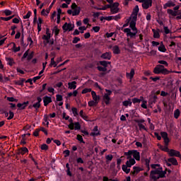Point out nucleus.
Listing matches in <instances>:
<instances>
[{"mask_svg":"<svg viewBox=\"0 0 181 181\" xmlns=\"http://www.w3.org/2000/svg\"><path fill=\"white\" fill-rule=\"evenodd\" d=\"M138 16L135 14H132L129 20V28H124L123 32L126 33L127 37L134 38L136 36V33H138V29L136 28V19Z\"/></svg>","mask_w":181,"mask_h":181,"instance_id":"f257e3e1","label":"nucleus"},{"mask_svg":"<svg viewBox=\"0 0 181 181\" xmlns=\"http://www.w3.org/2000/svg\"><path fill=\"white\" fill-rule=\"evenodd\" d=\"M124 155L127 156V159H129L133 156L134 160H141V153L136 150H129L128 152H125Z\"/></svg>","mask_w":181,"mask_h":181,"instance_id":"f03ea898","label":"nucleus"},{"mask_svg":"<svg viewBox=\"0 0 181 181\" xmlns=\"http://www.w3.org/2000/svg\"><path fill=\"white\" fill-rule=\"evenodd\" d=\"M170 71L168 70V69H165L163 65L158 64L157 65L154 69H153V74H169Z\"/></svg>","mask_w":181,"mask_h":181,"instance_id":"7ed1b4c3","label":"nucleus"},{"mask_svg":"<svg viewBox=\"0 0 181 181\" xmlns=\"http://www.w3.org/2000/svg\"><path fill=\"white\" fill-rule=\"evenodd\" d=\"M68 128L71 130L75 129V131H79V129H81V125L78 122L74 123L73 120H71V123L68 125Z\"/></svg>","mask_w":181,"mask_h":181,"instance_id":"20e7f679","label":"nucleus"},{"mask_svg":"<svg viewBox=\"0 0 181 181\" xmlns=\"http://www.w3.org/2000/svg\"><path fill=\"white\" fill-rule=\"evenodd\" d=\"M71 8L72 9L73 12V16H77L80 15V12H81V8L80 6H78L76 3H73L71 6Z\"/></svg>","mask_w":181,"mask_h":181,"instance_id":"39448f33","label":"nucleus"},{"mask_svg":"<svg viewBox=\"0 0 181 181\" xmlns=\"http://www.w3.org/2000/svg\"><path fill=\"white\" fill-rule=\"evenodd\" d=\"M119 3L115 2L113 4H112V6L110 7V12L112 15H115V13H118L119 12Z\"/></svg>","mask_w":181,"mask_h":181,"instance_id":"423d86ee","label":"nucleus"},{"mask_svg":"<svg viewBox=\"0 0 181 181\" xmlns=\"http://www.w3.org/2000/svg\"><path fill=\"white\" fill-rule=\"evenodd\" d=\"M50 37H52V34L50 33V30L49 28L46 29V35L42 36V40H45L46 43H49L50 42Z\"/></svg>","mask_w":181,"mask_h":181,"instance_id":"0eeeda50","label":"nucleus"},{"mask_svg":"<svg viewBox=\"0 0 181 181\" xmlns=\"http://www.w3.org/2000/svg\"><path fill=\"white\" fill-rule=\"evenodd\" d=\"M26 58H27V60L28 61L32 60V59H33V52L29 54V50L25 51L21 58V60H23Z\"/></svg>","mask_w":181,"mask_h":181,"instance_id":"6e6552de","label":"nucleus"},{"mask_svg":"<svg viewBox=\"0 0 181 181\" xmlns=\"http://www.w3.org/2000/svg\"><path fill=\"white\" fill-rule=\"evenodd\" d=\"M160 135L164 140L165 145H169V137H168V133L166 132H161Z\"/></svg>","mask_w":181,"mask_h":181,"instance_id":"1a4fd4ad","label":"nucleus"},{"mask_svg":"<svg viewBox=\"0 0 181 181\" xmlns=\"http://www.w3.org/2000/svg\"><path fill=\"white\" fill-rule=\"evenodd\" d=\"M73 28H74V25H73L71 23H65L62 27L63 30H65V32H70V30H73Z\"/></svg>","mask_w":181,"mask_h":181,"instance_id":"9d476101","label":"nucleus"},{"mask_svg":"<svg viewBox=\"0 0 181 181\" xmlns=\"http://www.w3.org/2000/svg\"><path fill=\"white\" fill-rule=\"evenodd\" d=\"M152 2H153V0H146V1L142 3V8L144 9H149V8L152 6Z\"/></svg>","mask_w":181,"mask_h":181,"instance_id":"9b49d317","label":"nucleus"},{"mask_svg":"<svg viewBox=\"0 0 181 181\" xmlns=\"http://www.w3.org/2000/svg\"><path fill=\"white\" fill-rule=\"evenodd\" d=\"M168 155L170 156H176L177 158H179V155H180V152L179 151H176L175 149H170L168 151Z\"/></svg>","mask_w":181,"mask_h":181,"instance_id":"f8f14e48","label":"nucleus"},{"mask_svg":"<svg viewBox=\"0 0 181 181\" xmlns=\"http://www.w3.org/2000/svg\"><path fill=\"white\" fill-rule=\"evenodd\" d=\"M42 100H43L45 107H47V105H49V104L52 103V97L50 96L46 95L43 98Z\"/></svg>","mask_w":181,"mask_h":181,"instance_id":"ddd939ff","label":"nucleus"},{"mask_svg":"<svg viewBox=\"0 0 181 181\" xmlns=\"http://www.w3.org/2000/svg\"><path fill=\"white\" fill-rule=\"evenodd\" d=\"M150 177L153 180H158V179H159V175H158V173H156V170L151 171Z\"/></svg>","mask_w":181,"mask_h":181,"instance_id":"4468645a","label":"nucleus"},{"mask_svg":"<svg viewBox=\"0 0 181 181\" xmlns=\"http://www.w3.org/2000/svg\"><path fill=\"white\" fill-rule=\"evenodd\" d=\"M91 95L93 100L98 104V103H100V95H97L95 91L93 90L91 91Z\"/></svg>","mask_w":181,"mask_h":181,"instance_id":"2eb2a0df","label":"nucleus"},{"mask_svg":"<svg viewBox=\"0 0 181 181\" xmlns=\"http://www.w3.org/2000/svg\"><path fill=\"white\" fill-rule=\"evenodd\" d=\"M127 159H129V160L126 162V165H128L129 168H132V166L136 163V161H135L134 158H129Z\"/></svg>","mask_w":181,"mask_h":181,"instance_id":"dca6fc26","label":"nucleus"},{"mask_svg":"<svg viewBox=\"0 0 181 181\" xmlns=\"http://www.w3.org/2000/svg\"><path fill=\"white\" fill-rule=\"evenodd\" d=\"M77 82H76L75 81H72V82H69L68 83V88L69 90H76V88H77Z\"/></svg>","mask_w":181,"mask_h":181,"instance_id":"f3484780","label":"nucleus"},{"mask_svg":"<svg viewBox=\"0 0 181 181\" xmlns=\"http://www.w3.org/2000/svg\"><path fill=\"white\" fill-rule=\"evenodd\" d=\"M175 5L176 4H175V2L170 0L163 5V9H168V8H172V6H175Z\"/></svg>","mask_w":181,"mask_h":181,"instance_id":"a211bd4d","label":"nucleus"},{"mask_svg":"<svg viewBox=\"0 0 181 181\" xmlns=\"http://www.w3.org/2000/svg\"><path fill=\"white\" fill-rule=\"evenodd\" d=\"M141 170H142V168L141 167L134 166L133 171H132V174L133 175V176H135L136 175H138V173H139Z\"/></svg>","mask_w":181,"mask_h":181,"instance_id":"6ab92c4d","label":"nucleus"},{"mask_svg":"<svg viewBox=\"0 0 181 181\" xmlns=\"http://www.w3.org/2000/svg\"><path fill=\"white\" fill-rule=\"evenodd\" d=\"M37 102L33 105V108H35V110H38V108H40V103H42V98L37 97Z\"/></svg>","mask_w":181,"mask_h":181,"instance_id":"aec40b11","label":"nucleus"},{"mask_svg":"<svg viewBox=\"0 0 181 181\" xmlns=\"http://www.w3.org/2000/svg\"><path fill=\"white\" fill-rule=\"evenodd\" d=\"M156 173L158 175V177H165L166 176V171H163L162 169H156Z\"/></svg>","mask_w":181,"mask_h":181,"instance_id":"412c9836","label":"nucleus"},{"mask_svg":"<svg viewBox=\"0 0 181 181\" xmlns=\"http://www.w3.org/2000/svg\"><path fill=\"white\" fill-rule=\"evenodd\" d=\"M29 104V101L24 102L23 103H18L17 107H19V110H25L26 107H28V105Z\"/></svg>","mask_w":181,"mask_h":181,"instance_id":"4be33fe9","label":"nucleus"},{"mask_svg":"<svg viewBox=\"0 0 181 181\" xmlns=\"http://www.w3.org/2000/svg\"><path fill=\"white\" fill-rule=\"evenodd\" d=\"M101 58L105 60H111V52H105L101 55Z\"/></svg>","mask_w":181,"mask_h":181,"instance_id":"5701e85b","label":"nucleus"},{"mask_svg":"<svg viewBox=\"0 0 181 181\" xmlns=\"http://www.w3.org/2000/svg\"><path fill=\"white\" fill-rule=\"evenodd\" d=\"M122 170L127 175H128V173H129V172H131V168H129V166H128L127 164L126 165L125 164L122 165Z\"/></svg>","mask_w":181,"mask_h":181,"instance_id":"b1692460","label":"nucleus"},{"mask_svg":"<svg viewBox=\"0 0 181 181\" xmlns=\"http://www.w3.org/2000/svg\"><path fill=\"white\" fill-rule=\"evenodd\" d=\"M126 76L128 78H130V80H132V78H134V76H135V69H132L130 71V73H127Z\"/></svg>","mask_w":181,"mask_h":181,"instance_id":"393cba45","label":"nucleus"},{"mask_svg":"<svg viewBox=\"0 0 181 181\" xmlns=\"http://www.w3.org/2000/svg\"><path fill=\"white\" fill-rule=\"evenodd\" d=\"M103 100L105 102V104H106V105H108V104H110V101H111V98L104 94V95L103 96Z\"/></svg>","mask_w":181,"mask_h":181,"instance_id":"a878e982","label":"nucleus"},{"mask_svg":"<svg viewBox=\"0 0 181 181\" xmlns=\"http://www.w3.org/2000/svg\"><path fill=\"white\" fill-rule=\"evenodd\" d=\"M28 152H29V150L26 147H23L18 151L19 155H25V153H28Z\"/></svg>","mask_w":181,"mask_h":181,"instance_id":"bb28decb","label":"nucleus"},{"mask_svg":"<svg viewBox=\"0 0 181 181\" xmlns=\"http://www.w3.org/2000/svg\"><path fill=\"white\" fill-rule=\"evenodd\" d=\"M112 52L114 54H119V53H121V49H119L118 45H115L112 47Z\"/></svg>","mask_w":181,"mask_h":181,"instance_id":"cd10ccee","label":"nucleus"},{"mask_svg":"<svg viewBox=\"0 0 181 181\" xmlns=\"http://www.w3.org/2000/svg\"><path fill=\"white\" fill-rule=\"evenodd\" d=\"M6 61L7 62L8 66H12L13 64H15V60H13V58L6 57Z\"/></svg>","mask_w":181,"mask_h":181,"instance_id":"c85d7f7f","label":"nucleus"},{"mask_svg":"<svg viewBox=\"0 0 181 181\" xmlns=\"http://www.w3.org/2000/svg\"><path fill=\"white\" fill-rule=\"evenodd\" d=\"M11 45L13 46L12 50L14 52V53H16L21 50V47H16V44L15 42H11Z\"/></svg>","mask_w":181,"mask_h":181,"instance_id":"c756f323","label":"nucleus"},{"mask_svg":"<svg viewBox=\"0 0 181 181\" xmlns=\"http://www.w3.org/2000/svg\"><path fill=\"white\" fill-rule=\"evenodd\" d=\"M156 100H158V96L154 95L150 98L148 103L149 104H155V103H156Z\"/></svg>","mask_w":181,"mask_h":181,"instance_id":"7c9ffc66","label":"nucleus"},{"mask_svg":"<svg viewBox=\"0 0 181 181\" xmlns=\"http://www.w3.org/2000/svg\"><path fill=\"white\" fill-rule=\"evenodd\" d=\"M166 47H165V45H163V43H160V46L158 47V51L161 52L162 53H165L166 52Z\"/></svg>","mask_w":181,"mask_h":181,"instance_id":"2f4dec72","label":"nucleus"},{"mask_svg":"<svg viewBox=\"0 0 181 181\" xmlns=\"http://www.w3.org/2000/svg\"><path fill=\"white\" fill-rule=\"evenodd\" d=\"M122 104L124 107H128V105L131 107V105H132V102L131 101V99L129 98L127 100L123 101Z\"/></svg>","mask_w":181,"mask_h":181,"instance_id":"473e14b6","label":"nucleus"},{"mask_svg":"<svg viewBox=\"0 0 181 181\" xmlns=\"http://www.w3.org/2000/svg\"><path fill=\"white\" fill-rule=\"evenodd\" d=\"M167 13H168L169 15H171L172 16H177V11H175L172 9H168L167 10Z\"/></svg>","mask_w":181,"mask_h":181,"instance_id":"72a5a7b5","label":"nucleus"},{"mask_svg":"<svg viewBox=\"0 0 181 181\" xmlns=\"http://www.w3.org/2000/svg\"><path fill=\"white\" fill-rule=\"evenodd\" d=\"M168 162H170V163H172V165H174L175 166L177 165V160H176V158H168Z\"/></svg>","mask_w":181,"mask_h":181,"instance_id":"f704fd0d","label":"nucleus"},{"mask_svg":"<svg viewBox=\"0 0 181 181\" xmlns=\"http://www.w3.org/2000/svg\"><path fill=\"white\" fill-rule=\"evenodd\" d=\"M179 117H180V110L179 109H176L174 111V117L175 118V119H177Z\"/></svg>","mask_w":181,"mask_h":181,"instance_id":"c9c22d12","label":"nucleus"},{"mask_svg":"<svg viewBox=\"0 0 181 181\" xmlns=\"http://www.w3.org/2000/svg\"><path fill=\"white\" fill-rule=\"evenodd\" d=\"M138 12H139V6H138V5H136V6H135V7L134 8L132 14L138 16Z\"/></svg>","mask_w":181,"mask_h":181,"instance_id":"e433bc0d","label":"nucleus"},{"mask_svg":"<svg viewBox=\"0 0 181 181\" xmlns=\"http://www.w3.org/2000/svg\"><path fill=\"white\" fill-rule=\"evenodd\" d=\"M49 66H50L51 67H52V66H53V67H57V62H55V61H54V57H52V58L51 59V62H50Z\"/></svg>","mask_w":181,"mask_h":181,"instance_id":"4c0bfd02","label":"nucleus"},{"mask_svg":"<svg viewBox=\"0 0 181 181\" xmlns=\"http://www.w3.org/2000/svg\"><path fill=\"white\" fill-rule=\"evenodd\" d=\"M88 107H95L98 105L97 102H95L94 100H90L88 103Z\"/></svg>","mask_w":181,"mask_h":181,"instance_id":"58836bf2","label":"nucleus"},{"mask_svg":"<svg viewBox=\"0 0 181 181\" xmlns=\"http://www.w3.org/2000/svg\"><path fill=\"white\" fill-rule=\"evenodd\" d=\"M153 37H155V39H159V37H160V35L159 34V32L153 30Z\"/></svg>","mask_w":181,"mask_h":181,"instance_id":"ea45409f","label":"nucleus"},{"mask_svg":"<svg viewBox=\"0 0 181 181\" xmlns=\"http://www.w3.org/2000/svg\"><path fill=\"white\" fill-rule=\"evenodd\" d=\"M23 83H25V78H20L19 81L16 82V84H17V86H23Z\"/></svg>","mask_w":181,"mask_h":181,"instance_id":"a19ab883","label":"nucleus"},{"mask_svg":"<svg viewBox=\"0 0 181 181\" xmlns=\"http://www.w3.org/2000/svg\"><path fill=\"white\" fill-rule=\"evenodd\" d=\"M13 18V16L9 17H1L0 19L1 21H5V22H8V21H11Z\"/></svg>","mask_w":181,"mask_h":181,"instance_id":"79ce46f5","label":"nucleus"},{"mask_svg":"<svg viewBox=\"0 0 181 181\" xmlns=\"http://www.w3.org/2000/svg\"><path fill=\"white\" fill-rule=\"evenodd\" d=\"M52 32L54 33L55 36H57V35H59L60 30H59V28L57 27H54Z\"/></svg>","mask_w":181,"mask_h":181,"instance_id":"37998d69","label":"nucleus"},{"mask_svg":"<svg viewBox=\"0 0 181 181\" xmlns=\"http://www.w3.org/2000/svg\"><path fill=\"white\" fill-rule=\"evenodd\" d=\"M169 144H165V146H162L161 147V151H164V152H168V153H169V148H168V146Z\"/></svg>","mask_w":181,"mask_h":181,"instance_id":"c03bdc74","label":"nucleus"},{"mask_svg":"<svg viewBox=\"0 0 181 181\" xmlns=\"http://www.w3.org/2000/svg\"><path fill=\"white\" fill-rule=\"evenodd\" d=\"M138 127L140 131H141L142 129H144V131H148V129H146V127H145V125H144L143 124H139Z\"/></svg>","mask_w":181,"mask_h":181,"instance_id":"a18cd8bd","label":"nucleus"},{"mask_svg":"<svg viewBox=\"0 0 181 181\" xmlns=\"http://www.w3.org/2000/svg\"><path fill=\"white\" fill-rule=\"evenodd\" d=\"M76 139L81 142V144H85L84 140L83 139V136L78 134Z\"/></svg>","mask_w":181,"mask_h":181,"instance_id":"49530a36","label":"nucleus"},{"mask_svg":"<svg viewBox=\"0 0 181 181\" xmlns=\"http://www.w3.org/2000/svg\"><path fill=\"white\" fill-rule=\"evenodd\" d=\"M141 101H142V100L138 99V98H134L132 99L133 104H136V103L139 104V103H141Z\"/></svg>","mask_w":181,"mask_h":181,"instance_id":"de8ad7c7","label":"nucleus"},{"mask_svg":"<svg viewBox=\"0 0 181 181\" xmlns=\"http://www.w3.org/2000/svg\"><path fill=\"white\" fill-rule=\"evenodd\" d=\"M71 111H72L74 117H77V115H78V112L77 111V108L72 107Z\"/></svg>","mask_w":181,"mask_h":181,"instance_id":"09e8293b","label":"nucleus"},{"mask_svg":"<svg viewBox=\"0 0 181 181\" xmlns=\"http://www.w3.org/2000/svg\"><path fill=\"white\" fill-rule=\"evenodd\" d=\"M87 93H91V88H86L82 90V94H87Z\"/></svg>","mask_w":181,"mask_h":181,"instance_id":"8fccbe9b","label":"nucleus"},{"mask_svg":"<svg viewBox=\"0 0 181 181\" xmlns=\"http://www.w3.org/2000/svg\"><path fill=\"white\" fill-rule=\"evenodd\" d=\"M158 63H159V64H163L166 67H168V66H169V64H168V62H166L165 60H160V61H158Z\"/></svg>","mask_w":181,"mask_h":181,"instance_id":"3c124183","label":"nucleus"},{"mask_svg":"<svg viewBox=\"0 0 181 181\" xmlns=\"http://www.w3.org/2000/svg\"><path fill=\"white\" fill-rule=\"evenodd\" d=\"M41 149L42 151H47V149H49V146H47L46 144H44L41 145Z\"/></svg>","mask_w":181,"mask_h":181,"instance_id":"603ef678","label":"nucleus"},{"mask_svg":"<svg viewBox=\"0 0 181 181\" xmlns=\"http://www.w3.org/2000/svg\"><path fill=\"white\" fill-rule=\"evenodd\" d=\"M146 100H143L142 104L141 105V108H144V110H146V108H148V106H146Z\"/></svg>","mask_w":181,"mask_h":181,"instance_id":"864d4df0","label":"nucleus"},{"mask_svg":"<svg viewBox=\"0 0 181 181\" xmlns=\"http://www.w3.org/2000/svg\"><path fill=\"white\" fill-rule=\"evenodd\" d=\"M32 15V12L28 11L25 16H23V19H29Z\"/></svg>","mask_w":181,"mask_h":181,"instance_id":"5fc2aeb1","label":"nucleus"},{"mask_svg":"<svg viewBox=\"0 0 181 181\" xmlns=\"http://www.w3.org/2000/svg\"><path fill=\"white\" fill-rule=\"evenodd\" d=\"M98 135H100V132L93 131V132L90 133L91 136H98Z\"/></svg>","mask_w":181,"mask_h":181,"instance_id":"6e6d98bb","label":"nucleus"},{"mask_svg":"<svg viewBox=\"0 0 181 181\" xmlns=\"http://www.w3.org/2000/svg\"><path fill=\"white\" fill-rule=\"evenodd\" d=\"M4 13L6 16H9V15H12V11L11 10L6 9L4 11Z\"/></svg>","mask_w":181,"mask_h":181,"instance_id":"4d7b16f0","label":"nucleus"},{"mask_svg":"<svg viewBox=\"0 0 181 181\" xmlns=\"http://www.w3.org/2000/svg\"><path fill=\"white\" fill-rule=\"evenodd\" d=\"M8 101L10 103H13L15 101H18V100L15 99L13 97H8L7 98Z\"/></svg>","mask_w":181,"mask_h":181,"instance_id":"13d9d810","label":"nucleus"},{"mask_svg":"<svg viewBox=\"0 0 181 181\" xmlns=\"http://www.w3.org/2000/svg\"><path fill=\"white\" fill-rule=\"evenodd\" d=\"M92 30H94L95 33L100 32V26L93 27Z\"/></svg>","mask_w":181,"mask_h":181,"instance_id":"bf43d9fd","label":"nucleus"},{"mask_svg":"<svg viewBox=\"0 0 181 181\" xmlns=\"http://www.w3.org/2000/svg\"><path fill=\"white\" fill-rule=\"evenodd\" d=\"M57 101H63V96L62 95H56Z\"/></svg>","mask_w":181,"mask_h":181,"instance_id":"052dcab7","label":"nucleus"},{"mask_svg":"<svg viewBox=\"0 0 181 181\" xmlns=\"http://www.w3.org/2000/svg\"><path fill=\"white\" fill-rule=\"evenodd\" d=\"M78 42H80V37H75L72 41V43H78Z\"/></svg>","mask_w":181,"mask_h":181,"instance_id":"680f3d73","label":"nucleus"},{"mask_svg":"<svg viewBox=\"0 0 181 181\" xmlns=\"http://www.w3.org/2000/svg\"><path fill=\"white\" fill-rule=\"evenodd\" d=\"M106 160H107L109 162H111V160H112V155L110 154V155H107L106 156Z\"/></svg>","mask_w":181,"mask_h":181,"instance_id":"e2e57ef3","label":"nucleus"},{"mask_svg":"<svg viewBox=\"0 0 181 181\" xmlns=\"http://www.w3.org/2000/svg\"><path fill=\"white\" fill-rule=\"evenodd\" d=\"M14 114H13V112H12V111H10L9 112V117L7 118V119H12V118H13V117H14Z\"/></svg>","mask_w":181,"mask_h":181,"instance_id":"0e129e2a","label":"nucleus"},{"mask_svg":"<svg viewBox=\"0 0 181 181\" xmlns=\"http://www.w3.org/2000/svg\"><path fill=\"white\" fill-rule=\"evenodd\" d=\"M127 45L129 46V47H133L134 42H129V38H127Z\"/></svg>","mask_w":181,"mask_h":181,"instance_id":"69168bd1","label":"nucleus"},{"mask_svg":"<svg viewBox=\"0 0 181 181\" xmlns=\"http://www.w3.org/2000/svg\"><path fill=\"white\" fill-rule=\"evenodd\" d=\"M83 22L84 25H90V24L88 23L90 22V19H88V18H84V19L83 20Z\"/></svg>","mask_w":181,"mask_h":181,"instance_id":"338daca9","label":"nucleus"},{"mask_svg":"<svg viewBox=\"0 0 181 181\" xmlns=\"http://www.w3.org/2000/svg\"><path fill=\"white\" fill-rule=\"evenodd\" d=\"M99 71H107V68L103 66H98Z\"/></svg>","mask_w":181,"mask_h":181,"instance_id":"774afa93","label":"nucleus"}]
</instances>
